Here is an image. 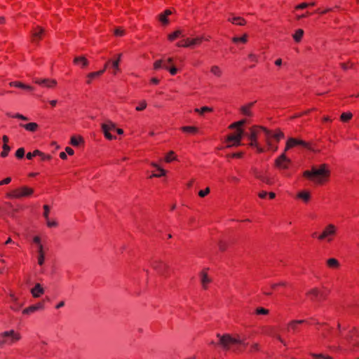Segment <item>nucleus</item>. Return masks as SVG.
Here are the masks:
<instances>
[{
	"label": "nucleus",
	"instance_id": "nucleus-1",
	"mask_svg": "<svg viewBox=\"0 0 359 359\" xmlns=\"http://www.w3.org/2000/svg\"><path fill=\"white\" fill-rule=\"evenodd\" d=\"M330 170L327 164H321L318 168L313 166L311 170H305L303 176L317 184H323L330 176Z\"/></svg>",
	"mask_w": 359,
	"mask_h": 359
},
{
	"label": "nucleus",
	"instance_id": "nucleus-2",
	"mask_svg": "<svg viewBox=\"0 0 359 359\" xmlns=\"http://www.w3.org/2000/svg\"><path fill=\"white\" fill-rule=\"evenodd\" d=\"M217 337L219 339L218 344L225 351H229L231 345H245L243 339H241L239 337H233L229 334H217Z\"/></svg>",
	"mask_w": 359,
	"mask_h": 359
},
{
	"label": "nucleus",
	"instance_id": "nucleus-3",
	"mask_svg": "<svg viewBox=\"0 0 359 359\" xmlns=\"http://www.w3.org/2000/svg\"><path fill=\"white\" fill-rule=\"evenodd\" d=\"M34 193L32 188L23 186L20 188L14 189L12 192L8 193L7 196L13 198H20L31 196Z\"/></svg>",
	"mask_w": 359,
	"mask_h": 359
},
{
	"label": "nucleus",
	"instance_id": "nucleus-4",
	"mask_svg": "<svg viewBox=\"0 0 359 359\" xmlns=\"http://www.w3.org/2000/svg\"><path fill=\"white\" fill-rule=\"evenodd\" d=\"M210 37L205 38L204 36H198L194 39L187 38L186 39L181 40L177 42V46L178 47H193L194 46L199 45L202 43L203 41H209Z\"/></svg>",
	"mask_w": 359,
	"mask_h": 359
},
{
	"label": "nucleus",
	"instance_id": "nucleus-5",
	"mask_svg": "<svg viewBox=\"0 0 359 359\" xmlns=\"http://www.w3.org/2000/svg\"><path fill=\"white\" fill-rule=\"evenodd\" d=\"M20 339V335L13 330L6 331L0 334V346L4 344H12Z\"/></svg>",
	"mask_w": 359,
	"mask_h": 359
},
{
	"label": "nucleus",
	"instance_id": "nucleus-6",
	"mask_svg": "<svg viewBox=\"0 0 359 359\" xmlns=\"http://www.w3.org/2000/svg\"><path fill=\"white\" fill-rule=\"evenodd\" d=\"M250 133L249 135H283V133L280 129L277 128L274 131L268 130L266 128L260 126H253L250 128Z\"/></svg>",
	"mask_w": 359,
	"mask_h": 359
},
{
	"label": "nucleus",
	"instance_id": "nucleus-7",
	"mask_svg": "<svg viewBox=\"0 0 359 359\" xmlns=\"http://www.w3.org/2000/svg\"><path fill=\"white\" fill-rule=\"evenodd\" d=\"M337 231V228L334 225L328 224L322 233L318 236L319 240H327L328 242L331 241L332 236H334Z\"/></svg>",
	"mask_w": 359,
	"mask_h": 359
},
{
	"label": "nucleus",
	"instance_id": "nucleus-8",
	"mask_svg": "<svg viewBox=\"0 0 359 359\" xmlns=\"http://www.w3.org/2000/svg\"><path fill=\"white\" fill-rule=\"evenodd\" d=\"M102 129L103 131L104 135H111V131H116L117 133V135H123V130L122 128H118L116 127V125L109 121L106 123H104L102 124Z\"/></svg>",
	"mask_w": 359,
	"mask_h": 359
},
{
	"label": "nucleus",
	"instance_id": "nucleus-9",
	"mask_svg": "<svg viewBox=\"0 0 359 359\" xmlns=\"http://www.w3.org/2000/svg\"><path fill=\"white\" fill-rule=\"evenodd\" d=\"M247 123L246 119H242L241 121L234 122L229 126V129L235 130V131L229 135H245L243 130V126Z\"/></svg>",
	"mask_w": 359,
	"mask_h": 359
},
{
	"label": "nucleus",
	"instance_id": "nucleus-10",
	"mask_svg": "<svg viewBox=\"0 0 359 359\" xmlns=\"http://www.w3.org/2000/svg\"><path fill=\"white\" fill-rule=\"evenodd\" d=\"M151 265L155 271L162 276L165 275V271L168 268V265L160 259L153 260Z\"/></svg>",
	"mask_w": 359,
	"mask_h": 359
},
{
	"label": "nucleus",
	"instance_id": "nucleus-11",
	"mask_svg": "<svg viewBox=\"0 0 359 359\" xmlns=\"http://www.w3.org/2000/svg\"><path fill=\"white\" fill-rule=\"evenodd\" d=\"M243 136H226L225 143L226 147H234L241 144L242 138Z\"/></svg>",
	"mask_w": 359,
	"mask_h": 359
},
{
	"label": "nucleus",
	"instance_id": "nucleus-12",
	"mask_svg": "<svg viewBox=\"0 0 359 359\" xmlns=\"http://www.w3.org/2000/svg\"><path fill=\"white\" fill-rule=\"evenodd\" d=\"M45 30L39 26L33 29L32 32V40L34 43L39 42L41 39Z\"/></svg>",
	"mask_w": 359,
	"mask_h": 359
},
{
	"label": "nucleus",
	"instance_id": "nucleus-13",
	"mask_svg": "<svg viewBox=\"0 0 359 359\" xmlns=\"http://www.w3.org/2000/svg\"><path fill=\"white\" fill-rule=\"evenodd\" d=\"M34 83L39 84L42 86H46L47 88H55L57 85V81L55 79H37L34 80Z\"/></svg>",
	"mask_w": 359,
	"mask_h": 359
},
{
	"label": "nucleus",
	"instance_id": "nucleus-14",
	"mask_svg": "<svg viewBox=\"0 0 359 359\" xmlns=\"http://www.w3.org/2000/svg\"><path fill=\"white\" fill-rule=\"evenodd\" d=\"M306 294L311 297L312 301H320L325 297L324 294L320 292L317 288L311 289L306 293Z\"/></svg>",
	"mask_w": 359,
	"mask_h": 359
},
{
	"label": "nucleus",
	"instance_id": "nucleus-15",
	"mask_svg": "<svg viewBox=\"0 0 359 359\" xmlns=\"http://www.w3.org/2000/svg\"><path fill=\"white\" fill-rule=\"evenodd\" d=\"M290 163V160L286 158L285 154L280 155L276 160V165L279 168H287L288 164Z\"/></svg>",
	"mask_w": 359,
	"mask_h": 359
},
{
	"label": "nucleus",
	"instance_id": "nucleus-16",
	"mask_svg": "<svg viewBox=\"0 0 359 359\" xmlns=\"http://www.w3.org/2000/svg\"><path fill=\"white\" fill-rule=\"evenodd\" d=\"M256 101L251 102L248 103L245 105H243L241 107L240 111L241 114L244 116L252 117V112L251 111V109L255 104Z\"/></svg>",
	"mask_w": 359,
	"mask_h": 359
},
{
	"label": "nucleus",
	"instance_id": "nucleus-17",
	"mask_svg": "<svg viewBox=\"0 0 359 359\" xmlns=\"http://www.w3.org/2000/svg\"><path fill=\"white\" fill-rule=\"evenodd\" d=\"M41 156V159L43 161L50 160L51 158L50 155H46L38 149L34 150L32 153H27L26 156L28 159H32L34 156Z\"/></svg>",
	"mask_w": 359,
	"mask_h": 359
},
{
	"label": "nucleus",
	"instance_id": "nucleus-18",
	"mask_svg": "<svg viewBox=\"0 0 359 359\" xmlns=\"http://www.w3.org/2000/svg\"><path fill=\"white\" fill-rule=\"evenodd\" d=\"M9 86L11 87L18 88L28 91H32L34 90V88L32 86L25 84L18 81L10 82Z\"/></svg>",
	"mask_w": 359,
	"mask_h": 359
},
{
	"label": "nucleus",
	"instance_id": "nucleus-19",
	"mask_svg": "<svg viewBox=\"0 0 359 359\" xmlns=\"http://www.w3.org/2000/svg\"><path fill=\"white\" fill-rule=\"evenodd\" d=\"M43 309V303H38L36 304H34V305H32V306H30L26 309H25L23 311H22V313L23 314H30L32 313H34L38 310H41Z\"/></svg>",
	"mask_w": 359,
	"mask_h": 359
},
{
	"label": "nucleus",
	"instance_id": "nucleus-20",
	"mask_svg": "<svg viewBox=\"0 0 359 359\" xmlns=\"http://www.w3.org/2000/svg\"><path fill=\"white\" fill-rule=\"evenodd\" d=\"M297 144L302 145L304 147H308L309 144L302 140H297L293 138H290L287 141L286 149H289Z\"/></svg>",
	"mask_w": 359,
	"mask_h": 359
},
{
	"label": "nucleus",
	"instance_id": "nucleus-21",
	"mask_svg": "<svg viewBox=\"0 0 359 359\" xmlns=\"http://www.w3.org/2000/svg\"><path fill=\"white\" fill-rule=\"evenodd\" d=\"M73 62L74 65H81V68H85L89 65L88 60L84 56L75 57Z\"/></svg>",
	"mask_w": 359,
	"mask_h": 359
},
{
	"label": "nucleus",
	"instance_id": "nucleus-22",
	"mask_svg": "<svg viewBox=\"0 0 359 359\" xmlns=\"http://www.w3.org/2000/svg\"><path fill=\"white\" fill-rule=\"evenodd\" d=\"M44 292V289L42 287L41 284L36 283L35 286L31 290L32 296L35 298L39 297Z\"/></svg>",
	"mask_w": 359,
	"mask_h": 359
},
{
	"label": "nucleus",
	"instance_id": "nucleus-23",
	"mask_svg": "<svg viewBox=\"0 0 359 359\" xmlns=\"http://www.w3.org/2000/svg\"><path fill=\"white\" fill-rule=\"evenodd\" d=\"M104 72V69H101V70L97 71V72H94L89 73L87 75L86 83L87 84H90L93 79H95L96 78H98L99 76L102 75Z\"/></svg>",
	"mask_w": 359,
	"mask_h": 359
},
{
	"label": "nucleus",
	"instance_id": "nucleus-24",
	"mask_svg": "<svg viewBox=\"0 0 359 359\" xmlns=\"http://www.w3.org/2000/svg\"><path fill=\"white\" fill-rule=\"evenodd\" d=\"M200 276H201V282L202 286L204 289H206L207 284L210 283L212 281V280L210 278L208 277L206 271H202L200 273Z\"/></svg>",
	"mask_w": 359,
	"mask_h": 359
},
{
	"label": "nucleus",
	"instance_id": "nucleus-25",
	"mask_svg": "<svg viewBox=\"0 0 359 359\" xmlns=\"http://www.w3.org/2000/svg\"><path fill=\"white\" fill-rule=\"evenodd\" d=\"M38 250H37V252H38V264L40 265V266H42L43 264H44V261H45V253H44V251H43V247L42 245H39V246H38Z\"/></svg>",
	"mask_w": 359,
	"mask_h": 359
},
{
	"label": "nucleus",
	"instance_id": "nucleus-26",
	"mask_svg": "<svg viewBox=\"0 0 359 359\" xmlns=\"http://www.w3.org/2000/svg\"><path fill=\"white\" fill-rule=\"evenodd\" d=\"M4 146H3V151L1 153V157H6L8 156V154L11 149V147L7 144L8 141V136H3Z\"/></svg>",
	"mask_w": 359,
	"mask_h": 359
},
{
	"label": "nucleus",
	"instance_id": "nucleus-27",
	"mask_svg": "<svg viewBox=\"0 0 359 359\" xmlns=\"http://www.w3.org/2000/svg\"><path fill=\"white\" fill-rule=\"evenodd\" d=\"M20 126L25 128L27 131L31 133H34L37 130V128H39V126L36 123H29L26 124H20Z\"/></svg>",
	"mask_w": 359,
	"mask_h": 359
},
{
	"label": "nucleus",
	"instance_id": "nucleus-28",
	"mask_svg": "<svg viewBox=\"0 0 359 359\" xmlns=\"http://www.w3.org/2000/svg\"><path fill=\"white\" fill-rule=\"evenodd\" d=\"M266 333L271 337H275L280 342H281L284 346L286 345L285 341L282 339L280 334H277L273 329V327H269V331L266 332Z\"/></svg>",
	"mask_w": 359,
	"mask_h": 359
},
{
	"label": "nucleus",
	"instance_id": "nucleus-29",
	"mask_svg": "<svg viewBox=\"0 0 359 359\" xmlns=\"http://www.w3.org/2000/svg\"><path fill=\"white\" fill-rule=\"evenodd\" d=\"M303 323H304V320H292L288 324L287 330H292V332H295L297 330V325Z\"/></svg>",
	"mask_w": 359,
	"mask_h": 359
},
{
	"label": "nucleus",
	"instance_id": "nucleus-30",
	"mask_svg": "<svg viewBox=\"0 0 359 359\" xmlns=\"http://www.w3.org/2000/svg\"><path fill=\"white\" fill-rule=\"evenodd\" d=\"M229 21H230L233 24L241 26L244 25L246 23L245 20L241 17H233L232 18H229Z\"/></svg>",
	"mask_w": 359,
	"mask_h": 359
},
{
	"label": "nucleus",
	"instance_id": "nucleus-31",
	"mask_svg": "<svg viewBox=\"0 0 359 359\" xmlns=\"http://www.w3.org/2000/svg\"><path fill=\"white\" fill-rule=\"evenodd\" d=\"M303 35H304V30L302 29H298L295 32V33L293 34V39L296 42L299 43L301 41V40L303 37Z\"/></svg>",
	"mask_w": 359,
	"mask_h": 359
},
{
	"label": "nucleus",
	"instance_id": "nucleus-32",
	"mask_svg": "<svg viewBox=\"0 0 359 359\" xmlns=\"http://www.w3.org/2000/svg\"><path fill=\"white\" fill-rule=\"evenodd\" d=\"M327 264L329 267L337 269L339 266V263L335 258H330L327 260Z\"/></svg>",
	"mask_w": 359,
	"mask_h": 359
},
{
	"label": "nucleus",
	"instance_id": "nucleus-33",
	"mask_svg": "<svg viewBox=\"0 0 359 359\" xmlns=\"http://www.w3.org/2000/svg\"><path fill=\"white\" fill-rule=\"evenodd\" d=\"M182 132L189 133H198V128L194 126H184L181 128Z\"/></svg>",
	"mask_w": 359,
	"mask_h": 359
},
{
	"label": "nucleus",
	"instance_id": "nucleus-34",
	"mask_svg": "<svg viewBox=\"0 0 359 359\" xmlns=\"http://www.w3.org/2000/svg\"><path fill=\"white\" fill-rule=\"evenodd\" d=\"M121 56H122V53H119L117 55V58L115 60H114L112 62L111 61V66L114 69L115 71L119 70V63L121 62Z\"/></svg>",
	"mask_w": 359,
	"mask_h": 359
},
{
	"label": "nucleus",
	"instance_id": "nucleus-35",
	"mask_svg": "<svg viewBox=\"0 0 359 359\" xmlns=\"http://www.w3.org/2000/svg\"><path fill=\"white\" fill-rule=\"evenodd\" d=\"M83 142V140L81 136H72L71 139V144L73 146H79L80 144Z\"/></svg>",
	"mask_w": 359,
	"mask_h": 359
},
{
	"label": "nucleus",
	"instance_id": "nucleus-36",
	"mask_svg": "<svg viewBox=\"0 0 359 359\" xmlns=\"http://www.w3.org/2000/svg\"><path fill=\"white\" fill-rule=\"evenodd\" d=\"M353 117V114L351 112H344L340 116V120L342 122L346 123L349 121Z\"/></svg>",
	"mask_w": 359,
	"mask_h": 359
},
{
	"label": "nucleus",
	"instance_id": "nucleus-37",
	"mask_svg": "<svg viewBox=\"0 0 359 359\" xmlns=\"http://www.w3.org/2000/svg\"><path fill=\"white\" fill-rule=\"evenodd\" d=\"M247 40H248V36L246 34H244L243 36H242L241 37L235 36V37H233V39H232V41L235 43H245L247 42Z\"/></svg>",
	"mask_w": 359,
	"mask_h": 359
},
{
	"label": "nucleus",
	"instance_id": "nucleus-38",
	"mask_svg": "<svg viewBox=\"0 0 359 359\" xmlns=\"http://www.w3.org/2000/svg\"><path fill=\"white\" fill-rule=\"evenodd\" d=\"M210 72L217 77H220L222 74L221 69L217 65L212 66L210 69Z\"/></svg>",
	"mask_w": 359,
	"mask_h": 359
},
{
	"label": "nucleus",
	"instance_id": "nucleus-39",
	"mask_svg": "<svg viewBox=\"0 0 359 359\" xmlns=\"http://www.w3.org/2000/svg\"><path fill=\"white\" fill-rule=\"evenodd\" d=\"M212 111V109L209 107H203L200 109H195V111L201 115H203L205 113L211 112Z\"/></svg>",
	"mask_w": 359,
	"mask_h": 359
},
{
	"label": "nucleus",
	"instance_id": "nucleus-40",
	"mask_svg": "<svg viewBox=\"0 0 359 359\" xmlns=\"http://www.w3.org/2000/svg\"><path fill=\"white\" fill-rule=\"evenodd\" d=\"M182 32L180 30H176L175 32L171 33L168 35V40L170 41H172L180 37L181 35Z\"/></svg>",
	"mask_w": 359,
	"mask_h": 359
},
{
	"label": "nucleus",
	"instance_id": "nucleus-41",
	"mask_svg": "<svg viewBox=\"0 0 359 359\" xmlns=\"http://www.w3.org/2000/svg\"><path fill=\"white\" fill-rule=\"evenodd\" d=\"M315 109H316L315 108H313V109L304 111L302 113H297L294 116H291L290 118L293 119V118L302 117V116H303L304 115L309 114L311 111H314Z\"/></svg>",
	"mask_w": 359,
	"mask_h": 359
},
{
	"label": "nucleus",
	"instance_id": "nucleus-42",
	"mask_svg": "<svg viewBox=\"0 0 359 359\" xmlns=\"http://www.w3.org/2000/svg\"><path fill=\"white\" fill-rule=\"evenodd\" d=\"M297 196L306 202L308 201L310 198V194L309 192L306 191H302L299 193Z\"/></svg>",
	"mask_w": 359,
	"mask_h": 359
},
{
	"label": "nucleus",
	"instance_id": "nucleus-43",
	"mask_svg": "<svg viewBox=\"0 0 359 359\" xmlns=\"http://www.w3.org/2000/svg\"><path fill=\"white\" fill-rule=\"evenodd\" d=\"M173 160H176V156L174 155V152L170 151L165 158V161L167 163H170Z\"/></svg>",
	"mask_w": 359,
	"mask_h": 359
},
{
	"label": "nucleus",
	"instance_id": "nucleus-44",
	"mask_svg": "<svg viewBox=\"0 0 359 359\" xmlns=\"http://www.w3.org/2000/svg\"><path fill=\"white\" fill-rule=\"evenodd\" d=\"M173 63V58L169 57L167 60H163V68L168 70L169 67V65H172Z\"/></svg>",
	"mask_w": 359,
	"mask_h": 359
},
{
	"label": "nucleus",
	"instance_id": "nucleus-45",
	"mask_svg": "<svg viewBox=\"0 0 359 359\" xmlns=\"http://www.w3.org/2000/svg\"><path fill=\"white\" fill-rule=\"evenodd\" d=\"M147 107V102L145 100H142L140 102L139 105L136 107L135 109L138 111H142Z\"/></svg>",
	"mask_w": 359,
	"mask_h": 359
},
{
	"label": "nucleus",
	"instance_id": "nucleus-46",
	"mask_svg": "<svg viewBox=\"0 0 359 359\" xmlns=\"http://www.w3.org/2000/svg\"><path fill=\"white\" fill-rule=\"evenodd\" d=\"M163 60H158L155 61V62L154 63V69L155 70H158L161 68H163Z\"/></svg>",
	"mask_w": 359,
	"mask_h": 359
},
{
	"label": "nucleus",
	"instance_id": "nucleus-47",
	"mask_svg": "<svg viewBox=\"0 0 359 359\" xmlns=\"http://www.w3.org/2000/svg\"><path fill=\"white\" fill-rule=\"evenodd\" d=\"M25 156V149L24 148H20L18 149L15 152V156L18 158H22Z\"/></svg>",
	"mask_w": 359,
	"mask_h": 359
},
{
	"label": "nucleus",
	"instance_id": "nucleus-48",
	"mask_svg": "<svg viewBox=\"0 0 359 359\" xmlns=\"http://www.w3.org/2000/svg\"><path fill=\"white\" fill-rule=\"evenodd\" d=\"M269 312V311L268 309H266L264 308H257L256 309V313L257 314H260V315H266L268 314Z\"/></svg>",
	"mask_w": 359,
	"mask_h": 359
},
{
	"label": "nucleus",
	"instance_id": "nucleus-49",
	"mask_svg": "<svg viewBox=\"0 0 359 359\" xmlns=\"http://www.w3.org/2000/svg\"><path fill=\"white\" fill-rule=\"evenodd\" d=\"M159 20L163 24L167 25L168 24V17L164 14L161 13L159 15Z\"/></svg>",
	"mask_w": 359,
	"mask_h": 359
},
{
	"label": "nucleus",
	"instance_id": "nucleus-50",
	"mask_svg": "<svg viewBox=\"0 0 359 359\" xmlns=\"http://www.w3.org/2000/svg\"><path fill=\"white\" fill-rule=\"evenodd\" d=\"M340 66L341 67L344 69V70H347L348 69H350V68H352L353 66V63H351V62H347V63H341L340 64Z\"/></svg>",
	"mask_w": 359,
	"mask_h": 359
},
{
	"label": "nucleus",
	"instance_id": "nucleus-51",
	"mask_svg": "<svg viewBox=\"0 0 359 359\" xmlns=\"http://www.w3.org/2000/svg\"><path fill=\"white\" fill-rule=\"evenodd\" d=\"M158 170L159 172H161V175H157V174L154 173V174H152V175H151V177H161V176H163V175H165V172H165V170H163V168H158Z\"/></svg>",
	"mask_w": 359,
	"mask_h": 359
},
{
	"label": "nucleus",
	"instance_id": "nucleus-52",
	"mask_svg": "<svg viewBox=\"0 0 359 359\" xmlns=\"http://www.w3.org/2000/svg\"><path fill=\"white\" fill-rule=\"evenodd\" d=\"M43 209H44L43 217H45L46 220H48L50 208L48 205H43Z\"/></svg>",
	"mask_w": 359,
	"mask_h": 359
},
{
	"label": "nucleus",
	"instance_id": "nucleus-53",
	"mask_svg": "<svg viewBox=\"0 0 359 359\" xmlns=\"http://www.w3.org/2000/svg\"><path fill=\"white\" fill-rule=\"evenodd\" d=\"M210 193V189L209 188H206L204 190H201L199 192H198V195L199 196L201 197H205L207 194H208Z\"/></svg>",
	"mask_w": 359,
	"mask_h": 359
},
{
	"label": "nucleus",
	"instance_id": "nucleus-54",
	"mask_svg": "<svg viewBox=\"0 0 359 359\" xmlns=\"http://www.w3.org/2000/svg\"><path fill=\"white\" fill-rule=\"evenodd\" d=\"M114 34L116 36H122L124 35V30L121 29V28H117L114 31Z\"/></svg>",
	"mask_w": 359,
	"mask_h": 359
},
{
	"label": "nucleus",
	"instance_id": "nucleus-55",
	"mask_svg": "<svg viewBox=\"0 0 359 359\" xmlns=\"http://www.w3.org/2000/svg\"><path fill=\"white\" fill-rule=\"evenodd\" d=\"M257 136L255 135H253V136H250V139H249V144L251 145V146H255L257 144V139H256Z\"/></svg>",
	"mask_w": 359,
	"mask_h": 359
},
{
	"label": "nucleus",
	"instance_id": "nucleus-56",
	"mask_svg": "<svg viewBox=\"0 0 359 359\" xmlns=\"http://www.w3.org/2000/svg\"><path fill=\"white\" fill-rule=\"evenodd\" d=\"M316 359H332L330 356H325L322 354H313L312 355Z\"/></svg>",
	"mask_w": 359,
	"mask_h": 359
},
{
	"label": "nucleus",
	"instance_id": "nucleus-57",
	"mask_svg": "<svg viewBox=\"0 0 359 359\" xmlns=\"http://www.w3.org/2000/svg\"><path fill=\"white\" fill-rule=\"evenodd\" d=\"M308 6H309V4L308 3H302V4L296 6L295 9H297V10L304 9V8H307Z\"/></svg>",
	"mask_w": 359,
	"mask_h": 359
},
{
	"label": "nucleus",
	"instance_id": "nucleus-58",
	"mask_svg": "<svg viewBox=\"0 0 359 359\" xmlns=\"http://www.w3.org/2000/svg\"><path fill=\"white\" fill-rule=\"evenodd\" d=\"M46 224L48 227H55L57 226V223L55 221H50L49 218L46 220Z\"/></svg>",
	"mask_w": 359,
	"mask_h": 359
},
{
	"label": "nucleus",
	"instance_id": "nucleus-59",
	"mask_svg": "<svg viewBox=\"0 0 359 359\" xmlns=\"http://www.w3.org/2000/svg\"><path fill=\"white\" fill-rule=\"evenodd\" d=\"M168 70L172 75H175L178 71L177 68L175 67V66H172V67H169Z\"/></svg>",
	"mask_w": 359,
	"mask_h": 359
},
{
	"label": "nucleus",
	"instance_id": "nucleus-60",
	"mask_svg": "<svg viewBox=\"0 0 359 359\" xmlns=\"http://www.w3.org/2000/svg\"><path fill=\"white\" fill-rule=\"evenodd\" d=\"M11 182V177H6V179L0 181V185L8 184Z\"/></svg>",
	"mask_w": 359,
	"mask_h": 359
},
{
	"label": "nucleus",
	"instance_id": "nucleus-61",
	"mask_svg": "<svg viewBox=\"0 0 359 359\" xmlns=\"http://www.w3.org/2000/svg\"><path fill=\"white\" fill-rule=\"evenodd\" d=\"M33 241L34 243L37 245V247L39 246L41 244V239L39 236H34L33 238Z\"/></svg>",
	"mask_w": 359,
	"mask_h": 359
},
{
	"label": "nucleus",
	"instance_id": "nucleus-62",
	"mask_svg": "<svg viewBox=\"0 0 359 359\" xmlns=\"http://www.w3.org/2000/svg\"><path fill=\"white\" fill-rule=\"evenodd\" d=\"M248 57H249V58L250 59V60H251V61H252V62H257V56H256L255 55H254V54H252V53H251V54H250V55H249V56H248Z\"/></svg>",
	"mask_w": 359,
	"mask_h": 359
},
{
	"label": "nucleus",
	"instance_id": "nucleus-63",
	"mask_svg": "<svg viewBox=\"0 0 359 359\" xmlns=\"http://www.w3.org/2000/svg\"><path fill=\"white\" fill-rule=\"evenodd\" d=\"M65 151H66V152L69 155H73L74 154V150L72 148L69 147H66Z\"/></svg>",
	"mask_w": 359,
	"mask_h": 359
},
{
	"label": "nucleus",
	"instance_id": "nucleus-64",
	"mask_svg": "<svg viewBox=\"0 0 359 359\" xmlns=\"http://www.w3.org/2000/svg\"><path fill=\"white\" fill-rule=\"evenodd\" d=\"M159 82H160V80L157 78H152L151 79V83L153 84L157 85L159 83Z\"/></svg>",
	"mask_w": 359,
	"mask_h": 359
}]
</instances>
